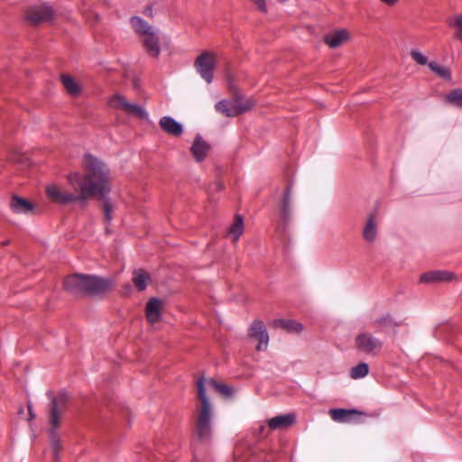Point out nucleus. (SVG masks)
<instances>
[{"instance_id":"f257e3e1","label":"nucleus","mask_w":462,"mask_h":462,"mask_svg":"<svg viewBox=\"0 0 462 462\" xmlns=\"http://www.w3.org/2000/svg\"><path fill=\"white\" fill-rule=\"evenodd\" d=\"M86 173L74 172L68 176L70 185L79 190V194L64 191L55 184L49 185L46 192L49 199L58 204L68 205L72 202H84L91 196L105 198L111 190L110 170L102 161L91 154L84 156Z\"/></svg>"},{"instance_id":"f03ea898","label":"nucleus","mask_w":462,"mask_h":462,"mask_svg":"<svg viewBox=\"0 0 462 462\" xmlns=\"http://www.w3.org/2000/svg\"><path fill=\"white\" fill-rule=\"evenodd\" d=\"M197 389L201 407L197 415L196 436L199 441L206 442L211 437L213 419V406L206 393L207 389H214L226 398L233 395V389L213 379L206 380L203 377L197 382Z\"/></svg>"},{"instance_id":"7ed1b4c3","label":"nucleus","mask_w":462,"mask_h":462,"mask_svg":"<svg viewBox=\"0 0 462 462\" xmlns=\"http://www.w3.org/2000/svg\"><path fill=\"white\" fill-rule=\"evenodd\" d=\"M68 402V396L66 393H60L57 397L51 398V405L50 410V423L51 430L50 439H51V448L52 449L53 459L58 461L60 459L59 451L60 449V443L59 435L57 433L56 429L60 424V418L62 411L65 410Z\"/></svg>"},{"instance_id":"20e7f679","label":"nucleus","mask_w":462,"mask_h":462,"mask_svg":"<svg viewBox=\"0 0 462 462\" xmlns=\"http://www.w3.org/2000/svg\"><path fill=\"white\" fill-rule=\"evenodd\" d=\"M111 287L112 282L109 279L85 274L84 295L99 296L108 291Z\"/></svg>"},{"instance_id":"39448f33","label":"nucleus","mask_w":462,"mask_h":462,"mask_svg":"<svg viewBox=\"0 0 462 462\" xmlns=\"http://www.w3.org/2000/svg\"><path fill=\"white\" fill-rule=\"evenodd\" d=\"M356 346L360 352L376 356L383 347V342L369 332H361L356 337Z\"/></svg>"},{"instance_id":"423d86ee","label":"nucleus","mask_w":462,"mask_h":462,"mask_svg":"<svg viewBox=\"0 0 462 462\" xmlns=\"http://www.w3.org/2000/svg\"><path fill=\"white\" fill-rule=\"evenodd\" d=\"M109 106L123 110L127 114L135 115L140 119H147L148 113L146 110L139 105L132 104L128 102L125 97L120 94H115L109 98Z\"/></svg>"},{"instance_id":"0eeeda50","label":"nucleus","mask_w":462,"mask_h":462,"mask_svg":"<svg viewBox=\"0 0 462 462\" xmlns=\"http://www.w3.org/2000/svg\"><path fill=\"white\" fill-rule=\"evenodd\" d=\"M195 67L200 77L207 83H211L213 79V70L215 68V58L210 52H204L195 60Z\"/></svg>"},{"instance_id":"6e6552de","label":"nucleus","mask_w":462,"mask_h":462,"mask_svg":"<svg viewBox=\"0 0 462 462\" xmlns=\"http://www.w3.org/2000/svg\"><path fill=\"white\" fill-rule=\"evenodd\" d=\"M249 103L242 104L239 100H221L216 104V109L226 116L231 117L251 109Z\"/></svg>"},{"instance_id":"1a4fd4ad","label":"nucleus","mask_w":462,"mask_h":462,"mask_svg":"<svg viewBox=\"0 0 462 462\" xmlns=\"http://www.w3.org/2000/svg\"><path fill=\"white\" fill-rule=\"evenodd\" d=\"M249 336L258 340L256 349L262 351L267 348L269 335L263 321L255 319L250 326Z\"/></svg>"},{"instance_id":"9d476101","label":"nucleus","mask_w":462,"mask_h":462,"mask_svg":"<svg viewBox=\"0 0 462 462\" xmlns=\"http://www.w3.org/2000/svg\"><path fill=\"white\" fill-rule=\"evenodd\" d=\"M54 13L48 5H38L31 7L26 14V19L31 24L36 25L42 22L50 21Z\"/></svg>"},{"instance_id":"9b49d317","label":"nucleus","mask_w":462,"mask_h":462,"mask_svg":"<svg viewBox=\"0 0 462 462\" xmlns=\"http://www.w3.org/2000/svg\"><path fill=\"white\" fill-rule=\"evenodd\" d=\"M455 279L456 275L454 273L444 270H435L422 273L420 277V283L434 284L439 282H448Z\"/></svg>"},{"instance_id":"f8f14e48","label":"nucleus","mask_w":462,"mask_h":462,"mask_svg":"<svg viewBox=\"0 0 462 462\" xmlns=\"http://www.w3.org/2000/svg\"><path fill=\"white\" fill-rule=\"evenodd\" d=\"M85 274H73L64 280L63 285L66 291L76 295L84 296Z\"/></svg>"},{"instance_id":"ddd939ff","label":"nucleus","mask_w":462,"mask_h":462,"mask_svg":"<svg viewBox=\"0 0 462 462\" xmlns=\"http://www.w3.org/2000/svg\"><path fill=\"white\" fill-rule=\"evenodd\" d=\"M209 149L210 145L199 134H197L190 147V152L196 162H200L204 161Z\"/></svg>"},{"instance_id":"4468645a","label":"nucleus","mask_w":462,"mask_h":462,"mask_svg":"<svg viewBox=\"0 0 462 462\" xmlns=\"http://www.w3.org/2000/svg\"><path fill=\"white\" fill-rule=\"evenodd\" d=\"M162 302L158 298H151L145 308V315L147 320L153 324L160 320L162 316Z\"/></svg>"},{"instance_id":"2eb2a0df","label":"nucleus","mask_w":462,"mask_h":462,"mask_svg":"<svg viewBox=\"0 0 462 462\" xmlns=\"http://www.w3.org/2000/svg\"><path fill=\"white\" fill-rule=\"evenodd\" d=\"M331 419L339 423H346L354 420V416L360 415L362 412L356 409H331L328 411Z\"/></svg>"},{"instance_id":"dca6fc26","label":"nucleus","mask_w":462,"mask_h":462,"mask_svg":"<svg viewBox=\"0 0 462 462\" xmlns=\"http://www.w3.org/2000/svg\"><path fill=\"white\" fill-rule=\"evenodd\" d=\"M296 417L293 413H286L271 418L268 420V427L273 430L288 429L294 424Z\"/></svg>"},{"instance_id":"f3484780","label":"nucleus","mask_w":462,"mask_h":462,"mask_svg":"<svg viewBox=\"0 0 462 462\" xmlns=\"http://www.w3.org/2000/svg\"><path fill=\"white\" fill-rule=\"evenodd\" d=\"M291 185H288L281 202V217L284 226L289 223L291 217Z\"/></svg>"},{"instance_id":"a211bd4d","label":"nucleus","mask_w":462,"mask_h":462,"mask_svg":"<svg viewBox=\"0 0 462 462\" xmlns=\"http://www.w3.org/2000/svg\"><path fill=\"white\" fill-rule=\"evenodd\" d=\"M159 125L163 132L172 136H180L183 133L182 125L171 116H162Z\"/></svg>"},{"instance_id":"6ab92c4d","label":"nucleus","mask_w":462,"mask_h":462,"mask_svg":"<svg viewBox=\"0 0 462 462\" xmlns=\"http://www.w3.org/2000/svg\"><path fill=\"white\" fill-rule=\"evenodd\" d=\"M143 44L149 55L152 57H158L160 55L161 45L157 31L144 36Z\"/></svg>"},{"instance_id":"aec40b11","label":"nucleus","mask_w":462,"mask_h":462,"mask_svg":"<svg viewBox=\"0 0 462 462\" xmlns=\"http://www.w3.org/2000/svg\"><path fill=\"white\" fill-rule=\"evenodd\" d=\"M348 40V32L346 30H338L337 32L326 34L324 42L330 48H337Z\"/></svg>"},{"instance_id":"412c9836","label":"nucleus","mask_w":462,"mask_h":462,"mask_svg":"<svg viewBox=\"0 0 462 462\" xmlns=\"http://www.w3.org/2000/svg\"><path fill=\"white\" fill-rule=\"evenodd\" d=\"M10 206L12 210L17 214H27L33 210V205L29 200L14 195Z\"/></svg>"},{"instance_id":"4be33fe9","label":"nucleus","mask_w":462,"mask_h":462,"mask_svg":"<svg viewBox=\"0 0 462 462\" xmlns=\"http://www.w3.org/2000/svg\"><path fill=\"white\" fill-rule=\"evenodd\" d=\"M377 236V222L374 214L370 215L363 229V237L368 243H373Z\"/></svg>"},{"instance_id":"5701e85b","label":"nucleus","mask_w":462,"mask_h":462,"mask_svg":"<svg viewBox=\"0 0 462 462\" xmlns=\"http://www.w3.org/2000/svg\"><path fill=\"white\" fill-rule=\"evenodd\" d=\"M373 325L378 331H383L388 328H395L402 326V322L396 321L389 313L374 319Z\"/></svg>"},{"instance_id":"b1692460","label":"nucleus","mask_w":462,"mask_h":462,"mask_svg":"<svg viewBox=\"0 0 462 462\" xmlns=\"http://www.w3.org/2000/svg\"><path fill=\"white\" fill-rule=\"evenodd\" d=\"M130 23L134 32L143 37L155 32L152 26L149 25L146 21L139 16H133L130 19Z\"/></svg>"},{"instance_id":"393cba45","label":"nucleus","mask_w":462,"mask_h":462,"mask_svg":"<svg viewBox=\"0 0 462 462\" xmlns=\"http://www.w3.org/2000/svg\"><path fill=\"white\" fill-rule=\"evenodd\" d=\"M273 325L274 327L282 328L290 333H300L303 329V327L300 323L292 319H275L273 321Z\"/></svg>"},{"instance_id":"a878e982","label":"nucleus","mask_w":462,"mask_h":462,"mask_svg":"<svg viewBox=\"0 0 462 462\" xmlns=\"http://www.w3.org/2000/svg\"><path fill=\"white\" fill-rule=\"evenodd\" d=\"M60 79L63 87L69 95L76 97L80 94L81 88L71 76L63 74Z\"/></svg>"},{"instance_id":"bb28decb","label":"nucleus","mask_w":462,"mask_h":462,"mask_svg":"<svg viewBox=\"0 0 462 462\" xmlns=\"http://www.w3.org/2000/svg\"><path fill=\"white\" fill-rule=\"evenodd\" d=\"M150 280V275L147 272L143 270H134L133 273V282L138 291H144L147 287V282Z\"/></svg>"},{"instance_id":"cd10ccee","label":"nucleus","mask_w":462,"mask_h":462,"mask_svg":"<svg viewBox=\"0 0 462 462\" xmlns=\"http://www.w3.org/2000/svg\"><path fill=\"white\" fill-rule=\"evenodd\" d=\"M445 103L456 107H462V88H455L444 96Z\"/></svg>"},{"instance_id":"c85d7f7f","label":"nucleus","mask_w":462,"mask_h":462,"mask_svg":"<svg viewBox=\"0 0 462 462\" xmlns=\"http://www.w3.org/2000/svg\"><path fill=\"white\" fill-rule=\"evenodd\" d=\"M428 66L430 69V70L434 72L439 78L448 81H451V71L448 67L441 66L435 61L429 62Z\"/></svg>"},{"instance_id":"c756f323","label":"nucleus","mask_w":462,"mask_h":462,"mask_svg":"<svg viewBox=\"0 0 462 462\" xmlns=\"http://www.w3.org/2000/svg\"><path fill=\"white\" fill-rule=\"evenodd\" d=\"M243 230V217L240 215H236L233 225L229 228L228 235L235 242H236L239 239V236L242 235Z\"/></svg>"},{"instance_id":"7c9ffc66","label":"nucleus","mask_w":462,"mask_h":462,"mask_svg":"<svg viewBox=\"0 0 462 462\" xmlns=\"http://www.w3.org/2000/svg\"><path fill=\"white\" fill-rule=\"evenodd\" d=\"M369 373V365L366 363H359L350 370V376L352 379H361L366 376Z\"/></svg>"},{"instance_id":"2f4dec72","label":"nucleus","mask_w":462,"mask_h":462,"mask_svg":"<svg viewBox=\"0 0 462 462\" xmlns=\"http://www.w3.org/2000/svg\"><path fill=\"white\" fill-rule=\"evenodd\" d=\"M103 213L106 222H110L113 218V206L108 199H105L103 202Z\"/></svg>"},{"instance_id":"473e14b6","label":"nucleus","mask_w":462,"mask_h":462,"mask_svg":"<svg viewBox=\"0 0 462 462\" xmlns=\"http://www.w3.org/2000/svg\"><path fill=\"white\" fill-rule=\"evenodd\" d=\"M411 56L413 59V60L416 61L419 65L429 64L428 58L425 55H423L419 50H411Z\"/></svg>"},{"instance_id":"72a5a7b5","label":"nucleus","mask_w":462,"mask_h":462,"mask_svg":"<svg viewBox=\"0 0 462 462\" xmlns=\"http://www.w3.org/2000/svg\"><path fill=\"white\" fill-rule=\"evenodd\" d=\"M452 25L457 28L456 37L462 42V13L455 18Z\"/></svg>"},{"instance_id":"f704fd0d","label":"nucleus","mask_w":462,"mask_h":462,"mask_svg":"<svg viewBox=\"0 0 462 462\" xmlns=\"http://www.w3.org/2000/svg\"><path fill=\"white\" fill-rule=\"evenodd\" d=\"M265 1L266 0H253L254 5L258 7V9L262 13H266L267 12V6H266V4H265Z\"/></svg>"},{"instance_id":"c9c22d12","label":"nucleus","mask_w":462,"mask_h":462,"mask_svg":"<svg viewBox=\"0 0 462 462\" xmlns=\"http://www.w3.org/2000/svg\"><path fill=\"white\" fill-rule=\"evenodd\" d=\"M143 14L146 16L152 17V5L146 6V8L143 11Z\"/></svg>"},{"instance_id":"e433bc0d","label":"nucleus","mask_w":462,"mask_h":462,"mask_svg":"<svg viewBox=\"0 0 462 462\" xmlns=\"http://www.w3.org/2000/svg\"><path fill=\"white\" fill-rule=\"evenodd\" d=\"M28 411H29V416H30V420H32L35 418V413L33 412L32 411V407L31 404H28Z\"/></svg>"},{"instance_id":"4c0bfd02","label":"nucleus","mask_w":462,"mask_h":462,"mask_svg":"<svg viewBox=\"0 0 462 462\" xmlns=\"http://www.w3.org/2000/svg\"><path fill=\"white\" fill-rule=\"evenodd\" d=\"M383 3L388 5H395L399 0H381Z\"/></svg>"},{"instance_id":"58836bf2","label":"nucleus","mask_w":462,"mask_h":462,"mask_svg":"<svg viewBox=\"0 0 462 462\" xmlns=\"http://www.w3.org/2000/svg\"><path fill=\"white\" fill-rule=\"evenodd\" d=\"M215 186H216V189H219V190H220V189H223V185H222L220 182H217V183L215 184Z\"/></svg>"}]
</instances>
